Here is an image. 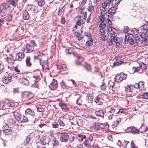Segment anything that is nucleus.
Listing matches in <instances>:
<instances>
[{
  "label": "nucleus",
  "instance_id": "60",
  "mask_svg": "<svg viewBox=\"0 0 148 148\" xmlns=\"http://www.w3.org/2000/svg\"><path fill=\"white\" fill-rule=\"evenodd\" d=\"M12 16L11 15H9L5 18V20L8 21H10L12 19Z\"/></svg>",
  "mask_w": 148,
  "mask_h": 148
},
{
  "label": "nucleus",
  "instance_id": "32",
  "mask_svg": "<svg viewBox=\"0 0 148 148\" xmlns=\"http://www.w3.org/2000/svg\"><path fill=\"white\" fill-rule=\"evenodd\" d=\"M3 132L5 135H8L12 134V131L11 129H5L3 130Z\"/></svg>",
  "mask_w": 148,
  "mask_h": 148
},
{
  "label": "nucleus",
  "instance_id": "6",
  "mask_svg": "<svg viewBox=\"0 0 148 148\" xmlns=\"http://www.w3.org/2000/svg\"><path fill=\"white\" fill-rule=\"evenodd\" d=\"M15 105V103L13 102H8L7 103H5L3 105V103L1 102L0 103V107H1L2 109H5L6 108H8L9 107H13Z\"/></svg>",
  "mask_w": 148,
  "mask_h": 148
},
{
  "label": "nucleus",
  "instance_id": "39",
  "mask_svg": "<svg viewBox=\"0 0 148 148\" xmlns=\"http://www.w3.org/2000/svg\"><path fill=\"white\" fill-rule=\"evenodd\" d=\"M85 23V21L83 19H78L76 22V25L78 26H81Z\"/></svg>",
  "mask_w": 148,
  "mask_h": 148
},
{
  "label": "nucleus",
  "instance_id": "16",
  "mask_svg": "<svg viewBox=\"0 0 148 148\" xmlns=\"http://www.w3.org/2000/svg\"><path fill=\"white\" fill-rule=\"evenodd\" d=\"M41 144L42 145H45L47 144H48L49 142L47 138H46L45 136H43L40 139Z\"/></svg>",
  "mask_w": 148,
  "mask_h": 148
},
{
  "label": "nucleus",
  "instance_id": "2",
  "mask_svg": "<svg viewBox=\"0 0 148 148\" xmlns=\"http://www.w3.org/2000/svg\"><path fill=\"white\" fill-rule=\"evenodd\" d=\"M131 45H133L135 43L136 45H138V43L140 42V38L138 36L132 34H128L125 36L124 42V43L125 45L128 42Z\"/></svg>",
  "mask_w": 148,
  "mask_h": 148
},
{
  "label": "nucleus",
  "instance_id": "51",
  "mask_svg": "<svg viewBox=\"0 0 148 148\" xmlns=\"http://www.w3.org/2000/svg\"><path fill=\"white\" fill-rule=\"evenodd\" d=\"M81 14H82V17H83L84 20H85L87 17V12H81Z\"/></svg>",
  "mask_w": 148,
  "mask_h": 148
},
{
  "label": "nucleus",
  "instance_id": "24",
  "mask_svg": "<svg viewBox=\"0 0 148 148\" xmlns=\"http://www.w3.org/2000/svg\"><path fill=\"white\" fill-rule=\"evenodd\" d=\"M130 131L134 134L139 133V130L134 126H132L130 128Z\"/></svg>",
  "mask_w": 148,
  "mask_h": 148
},
{
  "label": "nucleus",
  "instance_id": "50",
  "mask_svg": "<svg viewBox=\"0 0 148 148\" xmlns=\"http://www.w3.org/2000/svg\"><path fill=\"white\" fill-rule=\"evenodd\" d=\"M86 99L89 100L91 102L93 100V98L91 95L88 94L86 96Z\"/></svg>",
  "mask_w": 148,
  "mask_h": 148
},
{
  "label": "nucleus",
  "instance_id": "1",
  "mask_svg": "<svg viewBox=\"0 0 148 148\" xmlns=\"http://www.w3.org/2000/svg\"><path fill=\"white\" fill-rule=\"evenodd\" d=\"M106 28L105 29L110 32V38L107 41L109 45H112L113 42H114L115 43L116 46L120 47L122 44L123 39H120L116 36V33L114 31L115 29L114 28L110 26H107Z\"/></svg>",
  "mask_w": 148,
  "mask_h": 148
},
{
  "label": "nucleus",
  "instance_id": "10",
  "mask_svg": "<svg viewBox=\"0 0 148 148\" xmlns=\"http://www.w3.org/2000/svg\"><path fill=\"white\" fill-rule=\"evenodd\" d=\"M103 99L101 95H98L94 99L95 102L98 105H102L103 104Z\"/></svg>",
  "mask_w": 148,
  "mask_h": 148
},
{
  "label": "nucleus",
  "instance_id": "14",
  "mask_svg": "<svg viewBox=\"0 0 148 148\" xmlns=\"http://www.w3.org/2000/svg\"><path fill=\"white\" fill-rule=\"evenodd\" d=\"M116 9V8L115 7L112 6L108 10V13L110 14V15H108V17L111 18L112 17L113 15L115 13Z\"/></svg>",
  "mask_w": 148,
  "mask_h": 148
},
{
  "label": "nucleus",
  "instance_id": "11",
  "mask_svg": "<svg viewBox=\"0 0 148 148\" xmlns=\"http://www.w3.org/2000/svg\"><path fill=\"white\" fill-rule=\"evenodd\" d=\"M69 136L66 133L63 132L61 133L60 140L62 142H65L69 139Z\"/></svg>",
  "mask_w": 148,
  "mask_h": 148
},
{
  "label": "nucleus",
  "instance_id": "19",
  "mask_svg": "<svg viewBox=\"0 0 148 148\" xmlns=\"http://www.w3.org/2000/svg\"><path fill=\"white\" fill-rule=\"evenodd\" d=\"M42 53L40 52H38L37 55L34 56V60L39 61L40 62V60L42 58Z\"/></svg>",
  "mask_w": 148,
  "mask_h": 148
},
{
  "label": "nucleus",
  "instance_id": "5",
  "mask_svg": "<svg viewBox=\"0 0 148 148\" xmlns=\"http://www.w3.org/2000/svg\"><path fill=\"white\" fill-rule=\"evenodd\" d=\"M127 77V75L123 73H121L119 74L116 75L115 77L114 78V81L119 83L121 82L123 79H125Z\"/></svg>",
  "mask_w": 148,
  "mask_h": 148
},
{
  "label": "nucleus",
  "instance_id": "25",
  "mask_svg": "<svg viewBox=\"0 0 148 148\" xmlns=\"http://www.w3.org/2000/svg\"><path fill=\"white\" fill-rule=\"evenodd\" d=\"M133 88V86H132V85H128L125 89L126 93H129L130 94V93L132 92Z\"/></svg>",
  "mask_w": 148,
  "mask_h": 148
},
{
  "label": "nucleus",
  "instance_id": "28",
  "mask_svg": "<svg viewBox=\"0 0 148 148\" xmlns=\"http://www.w3.org/2000/svg\"><path fill=\"white\" fill-rule=\"evenodd\" d=\"M148 23L147 21L146 22V23L142 26L139 29H137V31H139L141 30H148Z\"/></svg>",
  "mask_w": 148,
  "mask_h": 148
},
{
  "label": "nucleus",
  "instance_id": "30",
  "mask_svg": "<svg viewBox=\"0 0 148 148\" xmlns=\"http://www.w3.org/2000/svg\"><path fill=\"white\" fill-rule=\"evenodd\" d=\"M18 0H9V3L13 6H16L18 4Z\"/></svg>",
  "mask_w": 148,
  "mask_h": 148
},
{
  "label": "nucleus",
  "instance_id": "29",
  "mask_svg": "<svg viewBox=\"0 0 148 148\" xmlns=\"http://www.w3.org/2000/svg\"><path fill=\"white\" fill-rule=\"evenodd\" d=\"M108 85L110 90L109 92H111V91H113V88L114 85V82L110 80L108 82Z\"/></svg>",
  "mask_w": 148,
  "mask_h": 148
},
{
  "label": "nucleus",
  "instance_id": "21",
  "mask_svg": "<svg viewBox=\"0 0 148 148\" xmlns=\"http://www.w3.org/2000/svg\"><path fill=\"white\" fill-rule=\"evenodd\" d=\"M95 114L97 116L101 117L103 118L104 116V113L102 110H99L98 111H96L95 112Z\"/></svg>",
  "mask_w": 148,
  "mask_h": 148
},
{
  "label": "nucleus",
  "instance_id": "61",
  "mask_svg": "<svg viewBox=\"0 0 148 148\" xmlns=\"http://www.w3.org/2000/svg\"><path fill=\"white\" fill-rule=\"evenodd\" d=\"M102 84L100 86V88L103 90H105L106 88V86L105 82H102Z\"/></svg>",
  "mask_w": 148,
  "mask_h": 148
},
{
  "label": "nucleus",
  "instance_id": "34",
  "mask_svg": "<svg viewBox=\"0 0 148 148\" xmlns=\"http://www.w3.org/2000/svg\"><path fill=\"white\" fill-rule=\"evenodd\" d=\"M121 0H112V6H117Z\"/></svg>",
  "mask_w": 148,
  "mask_h": 148
},
{
  "label": "nucleus",
  "instance_id": "52",
  "mask_svg": "<svg viewBox=\"0 0 148 148\" xmlns=\"http://www.w3.org/2000/svg\"><path fill=\"white\" fill-rule=\"evenodd\" d=\"M106 25L103 22H101L99 24V26L100 27V28H103L106 27Z\"/></svg>",
  "mask_w": 148,
  "mask_h": 148
},
{
  "label": "nucleus",
  "instance_id": "57",
  "mask_svg": "<svg viewBox=\"0 0 148 148\" xmlns=\"http://www.w3.org/2000/svg\"><path fill=\"white\" fill-rule=\"evenodd\" d=\"M73 48H69L68 49H66V54H71L73 53Z\"/></svg>",
  "mask_w": 148,
  "mask_h": 148
},
{
  "label": "nucleus",
  "instance_id": "27",
  "mask_svg": "<svg viewBox=\"0 0 148 148\" xmlns=\"http://www.w3.org/2000/svg\"><path fill=\"white\" fill-rule=\"evenodd\" d=\"M93 43V39H92L87 40L85 44V46L87 47H89L92 46Z\"/></svg>",
  "mask_w": 148,
  "mask_h": 148
},
{
  "label": "nucleus",
  "instance_id": "41",
  "mask_svg": "<svg viewBox=\"0 0 148 148\" xmlns=\"http://www.w3.org/2000/svg\"><path fill=\"white\" fill-rule=\"evenodd\" d=\"M103 10H102L101 13V15L99 17V19L101 22H103L105 20V17L103 14H104L103 12Z\"/></svg>",
  "mask_w": 148,
  "mask_h": 148
},
{
  "label": "nucleus",
  "instance_id": "33",
  "mask_svg": "<svg viewBox=\"0 0 148 148\" xmlns=\"http://www.w3.org/2000/svg\"><path fill=\"white\" fill-rule=\"evenodd\" d=\"M99 125L101 127L103 131L104 129L105 128H107L108 127V124L107 122H105L103 124L102 123H99Z\"/></svg>",
  "mask_w": 148,
  "mask_h": 148
},
{
  "label": "nucleus",
  "instance_id": "45",
  "mask_svg": "<svg viewBox=\"0 0 148 148\" xmlns=\"http://www.w3.org/2000/svg\"><path fill=\"white\" fill-rule=\"evenodd\" d=\"M101 5L104 8L103 11L104 12V14H106L107 13V11L105 9L107 7V6H108V5H107L104 2L102 3Z\"/></svg>",
  "mask_w": 148,
  "mask_h": 148
},
{
  "label": "nucleus",
  "instance_id": "44",
  "mask_svg": "<svg viewBox=\"0 0 148 148\" xmlns=\"http://www.w3.org/2000/svg\"><path fill=\"white\" fill-rule=\"evenodd\" d=\"M145 82L143 81H140L138 83L139 84V89L142 90L144 88V85Z\"/></svg>",
  "mask_w": 148,
  "mask_h": 148
},
{
  "label": "nucleus",
  "instance_id": "15",
  "mask_svg": "<svg viewBox=\"0 0 148 148\" xmlns=\"http://www.w3.org/2000/svg\"><path fill=\"white\" fill-rule=\"evenodd\" d=\"M132 69L133 71V73L136 72H137L140 73H141L143 72V69L140 66L137 67H133Z\"/></svg>",
  "mask_w": 148,
  "mask_h": 148
},
{
  "label": "nucleus",
  "instance_id": "7",
  "mask_svg": "<svg viewBox=\"0 0 148 148\" xmlns=\"http://www.w3.org/2000/svg\"><path fill=\"white\" fill-rule=\"evenodd\" d=\"M34 50V47L31 44H27L23 48V51L25 53H29L32 52Z\"/></svg>",
  "mask_w": 148,
  "mask_h": 148
},
{
  "label": "nucleus",
  "instance_id": "59",
  "mask_svg": "<svg viewBox=\"0 0 148 148\" xmlns=\"http://www.w3.org/2000/svg\"><path fill=\"white\" fill-rule=\"evenodd\" d=\"M99 32H100V35H102L105 34L106 33L105 29L103 28H100L99 29Z\"/></svg>",
  "mask_w": 148,
  "mask_h": 148
},
{
  "label": "nucleus",
  "instance_id": "53",
  "mask_svg": "<svg viewBox=\"0 0 148 148\" xmlns=\"http://www.w3.org/2000/svg\"><path fill=\"white\" fill-rule=\"evenodd\" d=\"M28 121V118L25 117V116H22V120L21 121L22 122H27Z\"/></svg>",
  "mask_w": 148,
  "mask_h": 148
},
{
  "label": "nucleus",
  "instance_id": "18",
  "mask_svg": "<svg viewBox=\"0 0 148 148\" xmlns=\"http://www.w3.org/2000/svg\"><path fill=\"white\" fill-rule=\"evenodd\" d=\"M23 17V19L25 20H27L30 17V15L25 10H24L22 11Z\"/></svg>",
  "mask_w": 148,
  "mask_h": 148
},
{
  "label": "nucleus",
  "instance_id": "56",
  "mask_svg": "<svg viewBox=\"0 0 148 148\" xmlns=\"http://www.w3.org/2000/svg\"><path fill=\"white\" fill-rule=\"evenodd\" d=\"M30 140V138L28 137H27L25 140L24 141V144L25 145H27L28 144Z\"/></svg>",
  "mask_w": 148,
  "mask_h": 148
},
{
  "label": "nucleus",
  "instance_id": "4",
  "mask_svg": "<svg viewBox=\"0 0 148 148\" xmlns=\"http://www.w3.org/2000/svg\"><path fill=\"white\" fill-rule=\"evenodd\" d=\"M139 35L141 37V44L145 45L148 43V30H147L145 33L142 32Z\"/></svg>",
  "mask_w": 148,
  "mask_h": 148
},
{
  "label": "nucleus",
  "instance_id": "17",
  "mask_svg": "<svg viewBox=\"0 0 148 148\" xmlns=\"http://www.w3.org/2000/svg\"><path fill=\"white\" fill-rule=\"evenodd\" d=\"M75 95L77 96V98L76 101V103L79 106L81 105L82 103V96L80 94H75Z\"/></svg>",
  "mask_w": 148,
  "mask_h": 148
},
{
  "label": "nucleus",
  "instance_id": "40",
  "mask_svg": "<svg viewBox=\"0 0 148 148\" xmlns=\"http://www.w3.org/2000/svg\"><path fill=\"white\" fill-rule=\"evenodd\" d=\"M8 121L10 125L12 126L15 125L16 122L15 120L12 119H9Z\"/></svg>",
  "mask_w": 148,
  "mask_h": 148
},
{
  "label": "nucleus",
  "instance_id": "62",
  "mask_svg": "<svg viewBox=\"0 0 148 148\" xmlns=\"http://www.w3.org/2000/svg\"><path fill=\"white\" fill-rule=\"evenodd\" d=\"M116 109L111 108L108 111V113L110 112L112 114H114L116 111Z\"/></svg>",
  "mask_w": 148,
  "mask_h": 148
},
{
  "label": "nucleus",
  "instance_id": "46",
  "mask_svg": "<svg viewBox=\"0 0 148 148\" xmlns=\"http://www.w3.org/2000/svg\"><path fill=\"white\" fill-rule=\"evenodd\" d=\"M78 137L79 138L78 139L80 141H82L84 140H85V139H86V136L81 135L80 134L78 135Z\"/></svg>",
  "mask_w": 148,
  "mask_h": 148
},
{
  "label": "nucleus",
  "instance_id": "22",
  "mask_svg": "<svg viewBox=\"0 0 148 148\" xmlns=\"http://www.w3.org/2000/svg\"><path fill=\"white\" fill-rule=\"evenodd\" d=\"M25 112L26 115L29 114L32 116H36L34 112L29 108L25 110Z\"/></svg>",
  "mask_w": 148,
  "mask_h": 148
},
{
  "label": "nucleus",
  "instance_id": "35",
  "mask_svg": "<svg viewBox=\"0 0 148 148\" xmlns=\"http://www.w3.org/2000/svg\"><path fill=\"white\" fill-rule=\"evenodd\" d=\"M47 60H44L42 58L40 60V64L42 66V67L44 68L45 66L47 65Z\"/></svg>",
  "mask_w": 148,
  "mask_h": 148
},
{
  "label": "nucleus",
  "instance_id": "63",
  "mask_svg": "<svg viewBox=\"0 0 148 148\" xmlns=\"http://www.w3.org/2000/svg\"><path fill=\"white\" fill-rule=\"evenodd\" d=\"M53 140L54 141V143L53 144V145H57L59 144L58 140H56L55 138L53 139Z\"/></svg>",
  "mask_w": 148,
  "mask_h": 148
},
{
  "label": "nucleus",
  "instance_id": "12",
  "mask_svg": "<svg viewBox=\"0 0 148 148\" xmlns=\"http://www.w3.org/2000/svg\"><path fill=\"white\" fill-rule=\"evenodd\" d=\"M25 54L22 52H18L16 56L15 60L19 61H21L24 58Z\"/></svg>",
  "mask_w": 148,
  "mask_h": 148
},
{
  "label": "nucleus",
  "instance_id": "9",
  "mask_svg": "<svg viewBox=\"0 0 148 148\" xmlns=\"http://www.w3.org/2000/svg\"><path fill=\"white\" fill-rule=\"evenodd\" d=\"M12 77L10 75L7 74L3 77L2 78V81L5 84H8L11 82Z\"/></svg>",
  "mask_w": 148,
  "mask_h": 148
},
{
  "label": "nucleus",
  "instance_id": "20",
  "mask_svg": "<svg viewBox=\"0 0 148 148\" xmlns=\"http://www.w3.org/2000/svg\"><path fill=\"white\" fill-rule=\"evenodd\" d=\"M59 105L62 110H64L65 111L68 110V108L65 103L60 102L59 103Z\"/></svg>",
  "mask_w": 148,
  "mask_h": 148
},
{
  "label": "nucleus",
  "instance_id": "55",
  "mask_svg": "<svg viewBox=\"0 0 148 148\" xmlns=\"http://www.w3.org/2000/svg\"><path fill=\"white\" fill-rule=\"evenodd\" d=\"M52 127L53 128H57L59 127L58 123L57 122H54L52 124Z\"/></svg>",
  "mask_w": 148,
  "mask_h": 148
},
{
  "label": "nucleus",
  "instance_id": "3",
  "mask_svg": "<svg viewBox=\"0 0 148 148\" xmlns=\"http://www.w3.org/2000/svg\"><path fill=\"white\" fill-rule=\"evenodd\" d=\"M22 100L23 101L26 102L33 99L34 95L30 92L25 91L22 93Z\"/></svg>",
  "mask_w": 148,
  "mask_h": 148
},
{
  "label": "nucleus",
  "instance_id": "26",
  "mask_svg": "<svg viewBox=\"0 0 148 148\" xmlns=\"http://www.w3.org/2000/svg\"><path fill=\"white\" fill-rule=\"evenodd\" d=\"M20 80L21 81V83L23 85H27L29 84V80L24 78H20Z\"/></svg>",
  "mask_w": 148,
  "mask_h": 148
},
{
  "label": "nucleus",
  "instance_id": "49",
  "mask_svg": "<svg viewBox=\"0 0 148 148\" xmlns=\"http://www.w3.org/2000/svg\"><path fill=\"white\" fill-rule=\"evenodd\" d=\"M58 124L60 126L63 127H64L65 126V124L64 123L61 119H58Z\"/></svg>",
  "mask_w": 148,
  "mask_h": 148
},
{
  "label": "nucleus",
  "instance_id": "47",
  "mask_svg": "<svg viewBox=\"0 0 148 148\" xmlns=\"http://www.w3.org/2000/svg\"><path fill=\"white\" fill-rule=\"evenodd\" d=\"M118 58H119L117 56L115 58L116 61L115 62H114L113 64V67H114L117 66H119L120 65V64H119V61H117V60H118Z\"/></svg>",
  "mask_w": 148,
  "mask_h": 148
},
{
  "label": "nucleus",
  "instance_id": "23",
  "mask_svg": "<svg viewBox=\"0 0 148 148\" xmlns=\"http://www.w3.org/2000/svg\"><path fill=\"white\" fill-rule=\"evenodd\" d=\"M101 128V127L99 123L93 125V126L92 127V130L95 131H98L99 132H102L103 131L102 129Z\"/></svg>",
  "mask_w": 148,
  "mask_h": 148
},
{
  "label": "nucleus",
  "instance_id": "58",
  "mask_svg": "<svg viewBox=\"0 0 148 148\" xmlns=\"http://www.w3.org/2000/svg\"><path fill=\"white\" fill-rule=\"evenodd\" d=\"M130 143V142L126 141V140H124L123 143L122 144V145L123 146L124 148H127V145L128 143Z\"/></svg>",
  "mask_w": 148,
  "mask_h": 148
},
{
  "label": "nucleus",
  "instance_id": "31",
  "mask_svg": "<svg viewBox=\"0 0 148 148\" xmlns=\"http://www.w3.org/2000/svg\"><path fill=\"white\" fill-rule=\"evenodd\" d=\"M31 59V58L29 56H27L26 57L25 62L27 66H28V67L31 66L32 65V64L30 62Z\"/></svg>",
  "mask_w": 148,
  "mask_h": 148
},
{
  "label": "nucleus",
  "instance_id": "54",
  "mask_svg": "<svg viewBox=\"0 0 148 148\" xmlns=\"http://www.w3.org/2000/svg\"><path fill=\"white\" fill-rule=\"evenodd\" d=\"M3 8L4 9H6L9 8V4L7 3H3L2 4Z\"/></svg>",
  "mask_w": 148,
  "mask_h": 148
},
{
  "label": "nucleus",
  "instance_id": "43",
  "mask_svg": "<svg viewBox=\"0 0 148 148\" xmlns=\"http://www.w3.org/2000/svg\"><path fill=\"white\" fill-rule=\"evenodd\" d=\"M60 85L62 88L63 89L66 88H67V87H68L69 86H67L65 82H64L63 80H62L60 82Z\"/></svg>",
  "mask_w": 148,
  "mask_h": 148
},
{
  "label": "nucleus",
  "instance_id": "64",
  "mask_svg": "<svg viewBox=\"0 0 148 148\" xmlns=\"http://www.w3.org/2000/svg\"><path fill=\"white\" fill-rule=\"evenodd\" d=\"M143 98L144 99L148 98V92H145L143 95Z\"/></svg>",
  "mask_w": 148,
  "mask_h": 148
},
{
  "label": "nucleus",
  "instance_id": "38",
  "mask_svg": "<svg viewBox=\"0 0 148 148\" xmlns=\"http://www.w3.org/2000/svg\"><path fill=\"white\" fill-rule=\"evenodd\" d=\"M14 118L18 121H19L21 119V115L20 114L17 112L15 113L14 114Z\"/></svg>",
  "mask_w": 148,
  "mask_h": 148
},
{
  "label": "nucleus",
  "instance_id": "48",
  "mask_svg": "<svg viewBox=\"0 0 148 148\" xmlns=\"http://www.w3.org/2000/svg\"><path fill=\"white\" fill-rule=\"evenodd\" d=\"M101 39L103 41H105L107 40H108V39L109 38L108 36H107L105 34L101 35Z\"/></svg>",
  "mask_w": 148,
  "mask_h": 148
},
{
  "label": "nucleus",
  "instance_id": "8",
  "mask_svg": "<svg viewBox=\"0 0 148 148\" xmlns=\"http://www.w3.org/2000/svg\"><path fill=\"white\" fill-rule=\"evenodd\" d=\"M93 139V137L90 135L88 138L85 139V141L83 143V145L86 147H89Z\"/></svg>",
  "mask_w": 148,
  "mask_h": 148
},
{
  "label": "nucleus",
  "instance_id": "36",
  "mask_svg": "<svg viewBox=\"0 0 148 148\" xmlns=\"http://www.w3.org/2000/svg\"><path fill=\"white\" fill-rule=\"evenodd\" d=\"M82 65L87 71L89 72L90 71L91 67L90 65L85 62L84 64Z\"/></svg>",
  "mask_w": 148,
  "mask_h": 148
},
{
  "label": "nucleus",
  "instance_id": "42",
  "mask_svg": "<svg viewBox=\"0 0 148 148\" xmlns=\"http://www.w3.org/2000/svg\"><path fill=\"white\" fill-rule=\"evenodd\" d=\"M37 1L38 5L40 6H43L45 3L44 0H37Z\"/></svg>",
  "mask_w": 148,
  "mask_h": 148
},
{
  "label": "nucleus",
  "instance_id": "13",
  "mask_svg": "<svg viewBox=\"0 0 148 148\" xmlns=\"http://www.w3.org/2000/svg\"><path fill=\"white\" fill-rule=\"evenodd\" d=\"M49 88L51 90H54L57 88L58 87L57 82V80L54 79L49 86Z\"/></svg>",
  "mask_w": 148,
  "mask_h": 148
},
{
  "label": "nucleus",
  "instance_id": "37",
  "mask_svg": "<svg viewBox=\"0 0 148 148\" xmlns=\"http://www.w3.org/2000/svg\"><path fill=\"white\" fill-rule=\"evenodd\" d=\"M84 36L87 38V40L92 39V36L91 34L89 32H84Z\"/></svg>",
  "mask_w": 148,
  "mask_h": 148
}]
</instances>
